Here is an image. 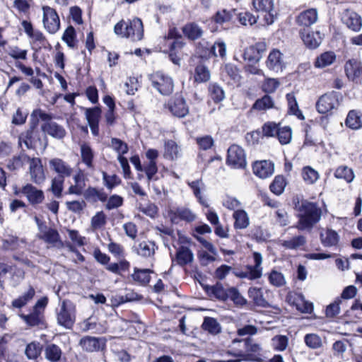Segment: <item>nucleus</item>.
Instances as JSON below:
<instances>
[{
	"label": "nucleus",
	"instance_id": "obj_55",
	"mask_svg": "<svg viewBox=\"0 0 362 362\" xmlns=\"http://www.w3.org/2000/svg\"><path fill=\"white\" fill-rule=\"evenodd\" d=\"M21 318L29 325V326H37L42 322L43 315L40 313H37L33 310V312L29 315H21Z\"/></svg>",
	"mask_w": 362,
	"mask_h": 362
},
{
	"label": "nucleus",
	"instance_id": "obj_40",
	"mask_svg": "<svg viewBox=\"0 0 362 362\" xmlns=\"http://www.w3.org/2000/svg\"><path fill=\"white\" fill-rule=\"evenodd\" d=\"M202 327L209 334L216 335L221 332V326L216 319L210 317H206L204 319Z\"/></svg>",
	"mask_w": 362,
	"mask_h": 362
},
{
	"label": "nucleus",
	"instance_id": "obj_50",
	"mask_svg": "<svg viewBox=\"0 0 362 362\" xmlns=\"http://www.w3.org/2000/svg\"><path fill=\"white\" fill-rule=\"evenodd\" d=\"M334 176L337 179H344L348 183L351 182L354 179V174L352 169L345 165L338 167L335 170Z\"/></svg>",
	"mask_w": 362,
	"mask_h": 362
},
{
	"label": "nucleus",
	"instance_id": "obj_49",
	"mask_svg": "<svg viewBox=\"0 0 362 362\" xmlns=\"http://www.w3.org/2000/svg\"><path fill=\"white\" fill-rule=\"evenodd\" d=\"M151 270L148 269H134V272L132 274L133 279L141 285H146L149 283L151 277L150 273Z\"/></svg>",
	"mask_w": 362,
	"mask_h": 362
},
{
	"label": "nucleus",
	"instance_id": "obj_58",
	"mask_svg": "<svg viewBox=\"0 0 362 362\" xmlns=\"http://www.w3.org/2000/svg\"><path fill=\"white\" fill-rule=\"evenodd\" d=\"M272 341L274 349L278 351H285L288 344V338L285 335H276Z\"/></svg>",
	"mask_w": 362,
	"mask_h": 362
},
{
	"label": "nucleus",
	"instance_id": "obj_57",
	"mask_svg": "<svg viewBox=\"0 0 362 362\" xmlns=\"http://www.w3.org/2000/svg\"><path fill=\"white\" fill-rule=\"evenodd\" d=\"M269 283L276 287H281L286 284L284 274L276 270H272L268 275Z\"/></svg>",
	"mask_w": 362,
	"mask_h": 362
},
{
	"label": "nucleus",
	"instance_id": "obj_45",
	"mask_svg": "<svg viewBox=\"0 0 362 362\" xmlns=\"http://www.w3.org/2000/svg\"><path fill=\"white\" fill-rule=\"evenodd\" d=\"M204 54L205 56H219L221 58H224L226 54V43L223 41L216 42L212 46L210 47L209 49H208V51H206Z\"/></svg>",
	"mask_w": 362,
	"mask_h": 362
},
{
	"label": "nucleus",
	"instance_id": "obj_46",
	"mask_svg": "<svg viewBox=\"0 0 362 362\" xmlns=\"http://www.w3.org/2000/svg\"><path fill=\"white\" fill-rule=\"evenodd\" d=\"M188 185L192 189L194 196L197 198L199 202L204 206H208V204L201 194V190L204 188V184L202 180H197L192 182H188Z\"/></svg>",
	"mask_w": 362,
	"mask_h": 362
},
{
	"label": "nucleus",
	"instance_id": "obj_22",
	"mask_svg": "<svg viewBox=\"0 0 362 362\" xmlns=\"http://www.w3.org/2000/svg\"><path fill=\"white\" fill-rule=\"evenodd\" d=\"M182 154L180 146L173 140H165L164 142L163 157L170 160L177 159Z\"/></svg>",
	"mask_w": 362,
	"mask_h": 362
},
{
	"label": "nucleus",
	"instance_id": "obj_60",
	"mask_svg": "<svg viewBox=\"0 0 362 362\" xmlns=\"http://www.w3.org/2000/svg\"><path fill=\"white\" fill-rule=\"evenodd\" d=\"M110 146L117 153V156H123L129 151L128 145L117 138H112L111 139Z\"/></svg>",
	"mask_w": 362,
	"mask_h": 362
},
{
	"label": "nucleus",
	"instance_id": "obj_30",
	"mask_svg": "<svg viewBox=\"0 0 362 362\" xmlns=\"http://www.w3.org/2000/svg\"><path fill=\"white\" fill-rule=\"evenodd\" d=\"M194 260L192 251L185 246L180 247L176 252V262L180 266L191 264Z\"/></svg>",
	"mask_w": 362,
	"mask_h": 362
},
{
	"label": "nucleus",
	"instance_id": "obj_64",
	"mask_svg": "<svg viewBox=\"0 0 362 362\" xmlns=\"http://www.w3.org/2000/svg\"><path fill=\"white\" fill-rule=\"evenodd\" d=\"M228 298L233 302L240 306H243L246 304V299L240 293L238 290L235 287H230L228 288Z\"/></svg>",
	"mask_w": 362,
	"mask_h": 362
},
{
	"label": "nucleus",
	"instance_id": "obj_41",
	"mask_svg": "<svg viewBox=\"0 0 362 362\" xmlns=\"http://www.w3.org/2000/svg\"><path fill=\"white\" fill-rule=\"evenodd\" d=\"M86 199L91 202H105L107 199V195L103 189H97L94 187H88L83 193Z\"/></svg>",
	"mask_w": 362,
	"mask_h": 362
},
{
	"label": "nucleus",
	"instance_id": "obj_29",
	"mask_svg": "<svg viewBox=\"0 0 362 362\" xmlns=\"http://www.w3.org/2000/svg\"><path fill=\"white\" fill-rule=\"evenodd\" d=\"M156 245L153 242L142 241L138 245L133 247L136 254L143 257H151L155 253Z\"/></svg>",
	"mask_w": 362,
	"mask_h": 362
},
{
	"label": "nucleus",
	"instance_id": "obj_27",
	"mask_svg": "<svg viewBox=\"0 0 362 362\" xmlns=\"http://www.w3.org/2000/svg\"><path fill=\"white\" fill-rule=\"evenodd\" d=\"M184 35L189 40H195L204 33L202 28L196 23H187L182 28Z\"/></svg>",
	"mask_w": 362,
	"mask_h": 362
},
{
	"label": "nucleus",
	"instance_id": "obj_59",
	"mask_svg": "<svg viewBox=\"0 0 362 362\" xmlns=\"http://www.w3.org/2000/svg\"><path fill=\"white\" fill-rule=\"evenodd\" d=\"M86 117L88 124H99L101 110L100 108L95 107L93 108H88L86 110Z\"/></svg>",
	"mask_w": 362,
	"mask_h": 362
},
{
	"label": "nucleus",
	"instance_id": "obj_7",
	"mask_svg": "<svg viewBox=\"0 0 362 362\" xmlns=\"http://www.w3.org/2000/svg\"><path fill=\"white\" fill-rule=\"evenodd\" d=\"M340 97L341 94L334 91L322 95L316 104V108L318 112L326 114L337 108L339 105Z\"/></svg>",
	"mask_w": 362,
	"mask_h": 362
},
{
	"label": "nucleus",
	"instance_id": "obj_14",
	"mask_svg": "<svg viewBox=\"0 0 362 362\" xmlns=\"http://www.w3.org/2000/svg\"><path fill=\"white\" fill-rule=\"evenodd\" d=\"M168 216L173 223H178L180 221L192 222L197 217L196 214L191 209L186 207L170 209L168 211Z\"/></svg>",
	"mask_w": 362,
	"mask_h": 362
},
{
	"label": "nucleus",
	"instance_id": "obj_2",
	"mask_svg": "<svg viewBox=\"0 0 362 362\" xmlns=\"http://www.w3.org/2000/svg\"><path fill=\"white\" fill-rule=\"evenodd\" d=\"M252 6L258 13L257 17L262 18L264 25H272L277 17L274 0H252Z\"/></svg>",
	"mask_w": 362,
	"mask_h": 362
},
{
	"label": "nucleus",
	"instance_id": "obj_28",
	"mask_svg": "<svg viewBox=\"0 0 362 362\" xmlns=\"http://www.w3.org/2000/svg\"><path fill=\"white\" fill-rule=\"evenodd\" d=\"M42 129L49 136L60 139L65 136L64 128L54 122H46L42 126Z\"/></svg>",
	"mask_w": 362,
	"mask_h": 362
},
{
	"label": "nucleus",
	"instance_id": "obj_26",
	"mask_svg": "<svg viewBox=\"0 0 362 362\" xmlns=\"http://www.w3.org/2000/svg\"><path fill=\"white\" fill-rule=\"evenodd\" d=\"M30 157L24 152L20 153L18 155L13 156L10 158L6 164L7 168L10 171H16L22 168L25 163H28Z\"/></svg>",
	"mask_w": 362,
	"mask_h": 362
},
{
	"label": "nucleus",
	"instance_id": "obj_5",
	"mask_svg": "<svg viewBox=\"0 0 362 362\" xmlns=\"http://www.w3.org/2000/svg\"><path fill=\"white\" fill-rule=\"evenodd\" d=\"M254 265L246 266V270L235 273V276L241 279H247L249 280H255L261 278L262 276V256L259 252L253 253Z\"/></svg>",
	"mask_w": 362,
	"mask_h": 362
},
{
	"label": "nucleus",
	"instance_id": "obj_1",
	"mask_svg": "<svg viewBox=\"0 0 362 362\" xmlns=\"http://www.w3.org/2000/svg\"><path fill=\"white\" fill-rule=\"evenodd\" d=\"M298 221L295 227L299 230H311L322 216V210L316 203L307 200L298 202L295 205Z\"/></svg>",
	"mask_w": 362,
	"mask_h": 362
},
{
	"label": "nucleus",
	"instance_id": "obj_6",
	"mask_svg": "<svg viewBox=\"0 0 362 362\" xmlns=\"http://www.w3.org/2000/svg\"><path fill=\"white\" fill-rule=\"evenodd\" d=\"M185 45L182 40H171L165 36L160 43V48L163 49L164 52L169 54V57L173 64H180L179 52Z\"/></svg>",
	"mask_w": 362,
	"mask_h": 362
},
{
	"label": "nucleus",
	"instance_id": "obj_16",
	"mask_svg": "<svg viewBox=\"0 0 362 362\" xmlns=\"http://www.w3.org/2000/svg\"><path fill=\"white\" fill-rule=\"evenodd\" d=\"M342 22L351 30L358 32L362 27V18L355 11L344 10L341 13Z\"/></svg>",
	"mask_w": 362,
	"mask_h": 362
},
{
	"label": "nucleus",
	"instance_id": "obj_25",
	"mask_svg": "<svg viewBox=\"0 0 362 362\" xmlns=\"http://www.w3.org/2000/svg\"><path fill=\"white\" fill-rule=\"evenodd\" d=\"M40 238L43 240L45 243L57 247L64 246L63 243L60 240L59 233L53 228H46L42 230L40 234Z\"/></svg>",
	"mask_w": 362,
	"mask_h": 362
},
{
	"label": "nucleus",
	"instance_id": "obj_56",
	"mask_svg": "<svg viewBox=\"0 0 362 362\" xmlns=\"http://www.w3.org/2000/svg\"><path fill=\"white\" fill-rule=\"evenodd\" d=\"M286 180L283 176H276L270 185V190L276 195H280L284 192L286 187Z\"/></svg>",
	"mask_w": 362,
	"mask_h": 362
},
{
	"label": "nucleus",
	"instance_id": "obj_11",
	"mask_svg": "<svg viewBox=\"0 0 362 362\" xmlns=\"http://www.w3.org/2000/svg\"><path fill=\"white\" fill-rule=\"evenodd\" d=\"M29 175L30 180L36 185H40L45 181L46 175L40 158H31L29 163Z\"/></svg>",
	"mask_w": 362,
	"mask_h": 362
},
{
	"label": "nucleus",
	"instance_id": "obj_36",
	"mask_svg": "<svg viewBox=\"0 0 362 362\" xmlns=\"http://www.w3.org/2000/svg\"><path fill=\"white\" fill-rule=\"evenodd\" d=\"M248 296L256 305L262 308L269 306L268 302L264 297L262 288L257 287L250 288L248 290Z\"/></svg>",
	"mask_w": 362,
	"mask_h": 362
},
{
	"label": "nucleus",
	"instance_id": "obj_42",
	"mask_svg": "<svg viewBox=\"0 0 362 362\" xmlns=\"http://www.w3.org/2000/svg\"><path fill=\"white\" fill-rule=\"evenodd\" d=\"M207 292L220 300L226 301L228 299V288L226 289L221 283L209 287Z\"/></svg>",
	"mask_w": 362,
	"mask_h": 362
},
{
	"label": "nucleus",
	"instance_id": "obj_48",
	"mask_svg": "<svg viewBox=\"0 0 362 362\" xmlns=\"http://www.w3.org/2000/svg\"><path fill=\"white\" fill-rule=\"evenodd\" d=\"M286 100L288 103V112L291 115H296L300 119H303L304 117L298 108V105L294 94L293 93L286 94Z\"/></svg>",
	"mask_w": 362,
	"mask_h": 362
},
{
	"label": "nucleus",
	"instance_id": "obj_43",
	"mask_svg": "<svg viewBox=\"0 0 362 362\" xmlns=\"http://www.w3.org/2000/svg\"><path fill=\"white\" fill-rule=\"evenodd\" d=\"M336 59V54L333 52H325L318 56L315 62L316 68H325L334 63Z\"/></svg>",
	"mask_w": 362,
	"mask_h": 362
},
{
	"label": "nucleus",
	"instance_id": "obj_32",
	"mask_svg": "<svg viewBox=\"0 0 362 362\" xmlns=\"http://www.w3.org/2000/svg\"><path fill=\"white\" fill-rule=\"evenodd\" d=\"M80 153L82 162L88 168L93 169L94 153L90 146L86 143L81 144L80 145Z\"/></svg>",
	"mask_w": 362,
	"mask_h": 362
},
{
	"label": "nucleus",
	"instance_id": "obj_8",
	"mask_svg": "<svg viewBox=\"0 0 362 362\" xmlns=\"http://www.w3.org/2000/svg\"><path fill=\"white\" fill-rule=\"evenodd\" d=\"M226 163L233 168H245L247 162L244 150L238 145H232L228 150Z\"/></svg>",
	"mask_w": 362,
	"mask_h": 362
},
{
	"label": "nucleus",
	"instance_id": "obj_31",
	"mask_svg": "<svg viewBox=\"0 0 362 362\" xmlns=\"http://www.w3.org/2000/svg\"><path fill=\"white\" fill-rule=\"evenodd\" d=\"M345 124L349 128L354 130L361 129L362 127V113L356 110H350L346 117Z\"/></svg>",
	"mask_w": 362,
	"mask_h": 362
},
{
	"label": "nucleus",
	"instance_id": "obj_4",
	"mask_svg": "<svg viewBox=\"0 0 362 362\" xmlns=\"http://www.w3.org/2000/svg\"><path fill=\"white\" fill-rule=\"evenodd\" d=\"M57 323L66 328L71 329L75 322V306L70 301L63 300L60 308L57 310Z\"/></svg>",
	"mask_w": 362,
	"mask_h": 362
},
{
	"label": "nucleus",
	"instance_id": "obj_3",
	"mask_svg": "<svg viewBox=\"0 0 362 362\" xmlns=\"http://www.w3.org/2000/svg\"><path fill=\"white\" fill-rule=\"evenodd\" d=\"M152 86L163 95H170L174 89L173 78L163 72L157 71L150 75Z\"/></svg>",
	"mask_w": 362,
	"mask_h": 362
},
{
	"label": "nucleus",
	"instance_id": "obj_12",
	"mask_svg": "<svg viewBox=\"0 0 362 362\" xmlns=\"http://www.w3.org/2000/svg\"><path fill=\"white\" fill-rule=\"evenodd\" d=\"M23 195L26 197L28 202L32 206L40 204L45 199L43 191L30 183H27L23 186Z\"/></svg>",
	"mask_w": 362,
	"mask_h": 362
},
{
	"label": "nucleus",
	"instance_id": "obj_47",
	"mask_svg": "<svg viewBox=\"0 0 362 362\" xmlns=\"http://www.w3.org/2000/svg\"><path fill=\"white\" fill-rule=\"evenodd\" d=\"M45 356L48 361L57 362L61 358L62 350L56 344H49L45 347Z\"/></svg>",
	"mask_w": 362,
	"mask_h": 362
},
{
	"label": "nucleus",
	"instance_id": "obj_13",
	"mask_svg": "<svg viewBox=\"0 0 362 362\" xmlns=\"http://www.w3.org/2000/svg\"><path fill=\"white\" fill-rule=\"evenodd\" d=\"M168 107L171 113L177 117H184L189 113V107L181 95H176L170 99L168 103Z\"/></svg>",
	"mask_w": 362,
	"mask_h": 362
},
{
	"label": "nucleus",
	"instance_id": "obj_51",
	"mask_svg": "<svg viewBox=\"0 0 362 362\" xmlns=\"http://www.w3.org/2000/svg\"><path fill=\"white\" fill-rule=\"evenodd\" d=\"M319 177L318 172L310 166H305L302 169V177L306 184H314Z\"/></svg>",
	"mask_w": 362,
	"mask_h": 362
},
{
	"label": "nucleus",
	"instance_id": "obj_39",
	"mask_svg": "<svg viewBox=\"0 0 362 362\" xmlns=\"http://www.w3.org/2000/svg\"><path fill=\"white\" fill-rule=\"evenodd\" d=\"M305 243V237L298 235L282 240L281 245L288 250H298L302 248Z\"/></svg>",
	"mask_w": 362,
	"mask_h": 362
},
{
	"label": "nucleus",
	"instance_id": "obj_34",
	"mask_svg": "<svg viewBox=\"0 0 362 362\" xmlns=\"http://www.w3.org/2000/svg\"><path fill=\"white\" fill-rule=\"evenodd\" d=\"M234 221V228L235 229H245L250 224V218L248 214L245 210L237 209L233 214Z\"/></svg>",
	"mask_w": 362,
	"mask_h": 362
},
{
	"label": "nucleus",
	"instance_id": "obj_15",
	"mask_svg": "<svg viewBox=\"0 0 362 362\" xmlns=\"http://www.w3.org/2000/svg\"><path fill=\"white\" fill-rule=\"evenodd\" d=\"M126 35L127 38H131L133 41H139L143 38L144 25L140 18H134L127 22Z\"/></svg>",
	"mask_w": 362,
	"mask_h": 362
},
{
	"label": "nucleus",
	"instance_id": "obj_17",
	"mask_svg": "<svg viewBox=\"0 0 362 362\" xmlns=\"http://www.w3.org/2000/svg\"><path fill=\"white\" fill-rule=\"evenodd\" d=\"M50 168L58 175V177L65 178L70 177L73 173V168L66 161L59 158H54L49 160Z\"/></svg>",
	"mask_w": 362,
	"mask_h": 362
},
{
	"label": "nucleus",
	"instance_id": "obj_21",
	"mask_svg": "<svg viewBox=\"0 0 362 362\" xmlns=\"http://www.w3.org/2000/svg\"><path fill=\"white\" fill-rule=\"evenodd\" d=\"M73 180L74 184H71L69 186L66 194H75L78 196L81 195L86 186L85 177L83 173L81 170H78L77 173L73 176Z\"/></svg>",
	"mask_w": 362,
	"mask_h": 362
},
{
	"label": "nucleus",
	"instance_id": "obj_33",
	"mask_svg": "<svg viewBox=\"0 0 362 362\" xmlns=\"http://www.w3.org/2000/svg\"><path fill=\"white\" fill-rule=\"evenodd\" d=\"M35 294V288L31 285H29L28 290L25 292L12 301L13 307L16 308H21L24 307L33 298Z\"/></svg>",
	"mask_w": 362,
	"mask_h": 362
},
{
	"label": "nucleus",
	"instance_id": "obj_18",
	"mask_svg": "<svg viewBox=\"0 0 362 362\" xmlns=\"http://www.w3.org/2000/svg\"><path fill=\"white\" fill-rule=\"evenodd\" d=\"M344 70L348 78L355 81L362 76V64L356 59L348 60L344 65Z\"/></svg>",
	"mask_w": 362,
	"mask_h": 362
},
{
	"label": "nucleus",
	"instance_id": "obj_63",
	"mask_svg": "<svg viewBox=\"0 0 362 362\" xmlns=\"http://www.w3.org/2000/svg\"><path fill=\"white\" fill-rule=\"evenodd\" d=\"M238 18L240 23L243 25H252L257 23L259 18L249 11H243L238 13Z\"/></svg>",
	"mask_w": 362,
	"mask_h": 362
},
{
	"label": "nucleus",
	"instance_id": "obj_37",
	"mask_svg": "<svg viewBox=\"0 0 362 362\" xmlns=\"http://www.w3.org/2000/svg\"><path fill=\"white\" fill-rule=\"evenodd\" d=\"M320 240L324 246L331 247L337 244L339 235L332 229H325L320 233Z\"/></svg>",
	"mask_w": 362,
	"mask_h": 362
},
{
	"label": "nucleus",
	"instance_id": "obj_61",
	"mask_svg": "<svg viewBox=\"0 0 362 362\" xmlns=\"http://www.w3.org/2000/svg\"><path fill=\"white\" fill-rule=\"evenodd\" d=\"M211 97L215 103L222 101L225 98V93L222 87L217 83H213L209 86Z\"/></svg>",
	"mask_w": 362,
	"mask_h": 362
},
{
	"label": "nucleus",
	"instance_id": "obj_44",
	"mask_svg": "<svg viewBox=\"0 0 362 362\" xmlns=\"http://www.w3.org/2000/svg\"><path fill=\"white\" fill-rule=\"evenodd\" d=\"M34 127H31L27 131L22 132L18 136V143L20 145L24 144L25 147L28 149H33L35 148V141L33 139Z\"/></svg>",
	"mask_w": 362,
	"mask_h": 362
},
{
	"label": "nucleus",
	"instance_id": "obj_23",
	"mask_svg": "<svg viewBox=\"0 0 362 362\" xmlns=\"http://www.w3.org/2000/svg\"><path fill=\"white\" fill-rule=\"evenodd\" d=\"M318 18V13L316 9L310 8L301 12L296 18L299 25L309 27L315 23Z\"/></svg>",
	"mask_w": 362,
	"mask_h": 362
},
{
	"label": "nucleus",
	"instance_id": "obj_9",
	"mask_svg": "<svg viewBox=\"0 0 362 362\" xmlns=\"http://www.w3.org/2000/svg\"><path fill=\"white\" fill-rule=\"evenodd\" d=\"M43 25L45 28L51 34L57 33L60 28V21L56 11L47 6L42 7Z\"/></svg>",
	"mask_w": 362,
	"mask_h": 362
},
{
	"label": "nucleus",
	"instance_id": "obj_52",
	"mask_svg": "<svg viewBox=\"0 0 362 362\" xmlns=\"http://www.w3.org/2000/svg\"><path fill=\"white\" fill-rule=\"evenodd\" d=\"M304 342L305 345L312 349H320L322 346V338L317 334H307L304 337Z\"/></svg>",
	"mask_w": 362,
	"mask_h": 362
},
{
	"label": "nucleus",
	"instance_id": "obj_38",
	"mask_svg": "<svg viewBox=\"0 0 362 362\" xmlns=\"http://www.w3.org/2000/svg\"><path fill=\"white\" fill-rule=\"evenodd\" d=\"M274 107V99L269 95H264L257 99L252 105V110L257 111H267Z\"/></svg>",
	"mask_w": 362,
	"mask_h": 362
},
{
	"label": "nucleus",
	"instance_id": "obj_24",
	"mask_svg": "<svg viewBox=\"0 0 362 362\" xmlns=\"http://www.w3.org/2000/svg\"><path fill=\"white\" fill-rule=\"evenodd\" d=\"M288 300L296 305L297 310L302 313H310L313 311V304L306 301L303 296L300 293L290 294Z\"/></svg>",
	"mask_w": 362,
	"mask_h": 362
},
{
	"label": "nucleus",
	"instance_id": "obj_53",
	"mask_svg": "<svg viewBox=\"0 0 362 362\" xmlns=\"http://www.w3.org/2000/svg\"><path fill=\"white\" fill-rule=\"evenodd\" d=\"M210 71L206 66L199 64L195 68L194 81L198 83L206 82L210 79Z\"/></svg>",
	"mask_w": 362,
	"mask_h": 362
},
{
	"label": "nucleus",
	"instance_id": "obj_54",
	"mask_svg": "<svg viewBox=\"0 0 362 362\" xmlns=\"http://www.w3.org/2000/svg\"><path fill=\"white\" fill-rule=\"evenodd\" d=\"M276 136L281 144L286 145L289 144L292 139L291 128L288 126L279 127Z\"/></svg>",
	"mask_w": 362,
	"mask_h": 362
},
{
	"label": "nucleus",
	"instance_id": "obj_62",
	"mask_svg": "<svg viewBox=\"0 0 362 362\" xmlns=\"http://www.w3.org/2000/svg\"><path fill=\"white\" fill-rule=\"evenodd\" d=\"M224 71L235 83H240L242 77L240 74L239 69L236 66L231 64H227L224 67Z\"/></svg>",
	"mask_w": 362,
	"mask_h": 362
},
{
	"label": "nucleus",
	"instance_id": "obj_10",
	"mask_svg": "<svg viewBox=\"0 0 362 362\" xmlns=\"http://www.w3.org/2000/svg\"><path fill=\"white\" fill-rule=\"evenodd\" d=\"M265 64L269 71L277 74L282 72L286 64L284 54L277 49L269 52Z\"/></svg>",
	"mask_w": 362,
	"mask_h": 362
},
{
	"label": "nucleus",
	"instance_id": "obj_19",
	"mask_svg": "<svg viewBox=\"0 0 362 362\" xmlns=\"http://www.w3.org/2000/svg\"><path fill=\"white\" fill-rule=\"evenodd\" d=\"M304 44L310 49H315L321 44L322 35L319 31L313 32L304 29L300 33Z\"/></svg>",
	"mask_w": 362,
	"mask_h": 362
},
{
	"label": "nucleus",
	"instance_id": "obj_20",
	"mask_svg": "<svg viewBox=\"0 0 362 362\" xmlns=\"http://www.w3.org/2000/svg\"><path fill=\"white\" fill-rule=\"evenodd\" d=\"M274 169V164L268 160L257 161L252 166L254 174L262 179H265L272 175Z\"/></svg>",
	"mask_w": 362,
	"mask_h": 362
},
{
	"label": "nucleus",
	"instance_id": "obj_35",
	"mask_svg": "<svg viewBox=\"0 0 362 362\" xmlns=\"http://www.w3.org/2000/svg\"><path fill=\"white\" fill-rule=\"evenodd\" d=\"M100 340L94 337H85L80 340L79 344L88 352L97 351L101 348Z\"/></svg>",
	"mask_w": 362,
	"mask_h": 362
}]
</instances>
